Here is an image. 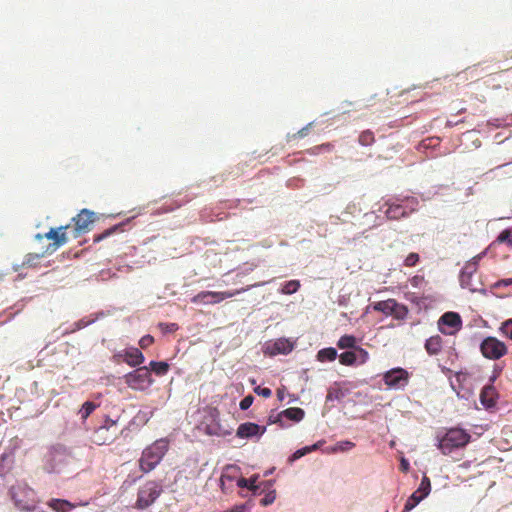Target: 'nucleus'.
Instances as JSON below:
<instances>
[{
  "label": "nucleus",
  "mask_w": 512,
  "mask_h": 512,
  "mask_svg": "<svg viewBox=\"0 0 512 512\" xmlns=\"http://www.w3.org/2000/svg\"><path fill=\"white\" fill-rule=\"evenodd\" d=\"M47 506L55 512H70L76 507V505L70 501L60 498H51L47 501Z\"/></svg>",
  "instance_id": "nucleus-25"
},
{
  "label": "nucleus",
  "mask_w": 512,
  "mask_h": 512,
  "mask_svg": "<svg viewBox=\"0 0 512 512\" xmlns=\"http://www.w3.org/2000/svg\"><path fill=\"white\" fill-rule=\"evenodd\" d=\"M397 303L398 301L392 298L383 301L373 302L366 307V310L363 313L362 317L365 316L370 309H373L374 311L377 312H381L386 316H391L393 314V308H397Z\"/></svg>",
  "instance_id": "nucleus-18"
},
{
  "label": "nucleus",
  "mask_w": 512,
  "mask_h": 512,
  "mask_svg": "<svg viewBox=\"0 0 512 512\" xmlns=\"http://www.w3.org/2000/svg\"><path fill=\"white\" fill-rule=\"evenodd\" d=\"M117 420H112L109 416H104L103 422L95 428L96 437L106 443L111 442L116 435Z\"/></svg>",
  "instance_id": "nucleus-15"
},
{
  "label": "nucleus",
  "mask_w": 512,
  "mask_h": 512,
  "mask_svg": "<svg viewBox=\"0 0 512 512\" xmlns=\"http://www.w3.org/2000/svg\"><path fill=\"white\" fill-rule=\"evenodd\" d=\"M498 394L494 385L486 384L480 392V402L486 408L490 409L496 405Z\"/></svg>",
  "instance_id": "nucleus-21"
},
{
  "label": "nucleus",
  "mask_w": 512,
  "mask_h": 512,
  "mask_svg": "<svg viewBox=\"0 0 512 512\" xmlns=\"http://www.w3.org/2000/svg\"><path fill=\"white\" fill-rule=\"evenodd\" d=\"M438 329L444 335H455L462 328V318L458 312L448 311L438 319Z\"/></svg>",
  "instance_id": "nucleus-9"
},
{
  "label": "nucleus",
  "mask_w": 512,
  "mask_h": 512,
  "mask_svg": "<svg viewBox=\"0 0 512 512\" xmlns=\"http://www.w3.org/2000/svg\"><path fill=\"white\" fill-rule=\"evenodd\" d=\"M300 287H301V284H300L299 280H289V281H285L281 285L279 292L284 295H292V294L296 293L300 289Z\"/></svg>",
  "instance_id": "nucleus-32"
},
{
  "label": "nucleus",
  "mask_w": 512,
  "mask_h": 512,
  "mask_svg": "<svg viewBox=\"0 0 512 512\" xmlns=\"http://www.w3.org/2000/svg\"><path fill=\"white\" fill-rule=\"evenodd\" d=\"M276 499V491L269 490L265 493V496L260 500V504L264 507L271 505Z\"/></svg>",
  "instance_id": "nucleus-48"
},
{
  "label": "nucleus",
  "mask_w": 512,
  "mask_h": 512,
  "mask_svg": "<svg viewBox=\"0 0 512 512\" xmlns=\"http://www.w3.org/2000/svg\"><path fill=\"white\" fill-rule=\"evenodd\" d=\"M369 353L361 346H356L339 355V362L345 366H358L367 362Z\"/></svg>",
  "instance_id": "nucleus-12"
},
{
  "label": "nucleus",
  "mask_w": 512,
  "mask_h": 512,
  "mask_svg": "<svg viewBox=\"0 0 512 512\" xmlns=\"http://www.w3.org/2000/svg\"><path fill=\"white\" fill-rule=\"evenodd\" d=\"M325 442L326 441L324 439H321L312 445H307L306 447L309 449V453H311L320 449L325 444Z\"/></svg>",
  "instance_id": "nucleus-57"
},
{
  "label": "nucleus",
  "mask_w": 512,
  "mask_h": 512,
  "mask_svg": "<svg viewBox=\"0 0 512 512\" xmlns=\"http://www.w3.org/2000/svg\"><path fill=\"white\" fill-rule=\"evenodd\" d=\"M158 327L163 333H174L179 329V326L177 323H164L160 322L158 324Z\"/></svg>",
  "instance_id": "nucleus-49"
},
{
  "label": "nucleus",
  "mask_w": 512,
  "mask_h": 512,
  "mask_svg": "<svg viewBox=\"0 0 512 512\" xmlns=\"http://www.w3.org/2000/svg\"><path fill=\"white\" fill-rule=\"evenodd\" d=\"M133 219H134V217L127 218L124 221L117 223V224L113 225L112 227L106 229L102 233L95 235L94 243H98V242L106 239L107 237L113 235L116 232L124 231V227L126 225H128Z\"/></svg>",
  "instance_id": "nucleus-24"
},
{
  "label": "nucleus",
  "mask_w": 512,
  "mask_h": 512,
  "mask_svg": "<svg viewBox=\"0 0 512 512\" xmlns=\"http://www.w3.org/2000/svg\"><path fill=\"white\" fill-rule=\"evenodd\" d=\"M343 397H344V393L342 392L341 389H336V388L330 387L327 391L326 402L340 400Z\"/></svg>",
  "instance_id": "nucleus-44"
},
{
  "label": "nucleus",
  "mask_w": 512,
  "mask_h": 512,
  "mask_svg": "<svg viewBox=\"0 0 512 512\" xmlns=\"http://www.w3.org/2000/svg\"><path fill=\"white\" fill-rule=\"evenodd\" d=\"M349 300H350L349 295H340L338 297L337 303L341 307H347Z\"/></svg>",
  "instance_id": "nucleus-61"
},
{
  "label": "nucleus",
  "mask_w": 512,
  "mask_h": 512,
  "mask_svg": "<svg viewBox=\"0 0 512 512\" xmlns=\"http://www.w3.org/2000/svg\"><path fill=\"white\" fill-rule=\"evenodd\" d=\"M393 199L397 202H402L405 210L409 212V215L417 210V206L419 204L418 199L414 196L397 195L393 197Z\"/></svg>",
  "instance_id": "nucleus-29"
},
{
  "label": "nucleus",
  "mask_w": 512,
  "mask_h": 512,
  "mask_svg": "<svg viewBox=\"0 0 512 512\" xmlns=\"http://www.w3.org/2000/svg\"><path fill=\"white\" fill-rule=\"evenodd\" d=\"M254 392L264 398H269L272 395V390L268 387L257 386L254 388Z\"/></svg>",
  "instance_id": "nucleus-54"
},
{
  "label": "nucleus",
  "mask_w": 512,
  "mask_h": 512,
  "mask_svg": "<svg viewBox=\"0 0 512 512\" xmlns=\"http://www.w3.org/2000/svg\"><path fill=\"white\" fill-rule=\"evenodd\" d=\"M95 213L89 209H82L79 214L72 218L75 223L74 238L79 237L82 233L89 231V225L94 221Z\"/></svg>",
  "instance_id": "nucleus-14"
},
{
  "label": "nucleus",
  "mask_w": 512,
  "mask_h": 512,
  "mask_svg": "<svg viewBox=\"0 0 512 512\" xmlns=\"http://www.w3.org/2000/svg\"><path fill=\"white\" fill-rule=\"evenodd\" d=\"M311 123H309L307 126L303 127L301 130H299L298 135L300 138H303L308 135L309 129L311 127Z\"/></svg>",
  "instance_id": "nucleus-64"
},
{
  "label": "nucleus",
  "mask_w": 512,
  "mask_h": 512,
  "mask_svg": "<svg viewBox=\"0 0 512 512\" xmlns=\"http://www.w3.org/2000/svg\"><path fill=\"white\" fill-rule=\"evenodd\" d=\"M470 441V433L459 426L446 428L436 435V446L444 455L466 447Z\"/></svg>",
  "instance_id": "nucleus-3"
},
{
  "label": "nucleus",
  "mask_w": 512,
  "mask_h": 512,
  "mask_svg": "<svg viewBox=\"0 0 512 512\" xmlns=\"http://www.w3.org/2000/svg\"><path fill=\"white\" fill-rule=\"evenodd\" d=\"M356 346H358V340L354 335L345 334L337 341V347L345 351L356 348Z\"/></svg>",
  "instance_id": "nucleus-30"
},
{
  "label": "nucleus",
  "mask_w": 512,
  "mask_h": 512,
  "mask_svg": "<svg viewBox=\"0 0 512 512\" xmlns=\"http://www.w3.org/2000/svg\"><path fill=\"white\" fill-rule=\"evenodd\" d=\"M147 367L151 374L154 373L156 376H164L168 373L170 365L167 361L151 360Z\"/></svg>",
  "instance_id": "nucleus-27"
},
{
  "label": "nucleus",
  "mask_w": 512,
  "mask_h": 512,
  "mask_svg": "<svg viewBox=\"0 0 512 512\" xmlns=\"http://www.w3.org/2000/svg\"><path fill=\"white\" fill-rule=\"evenodd\" d=\"M274 483H275V480L270 479V480L263 481L260 484L263 488V491L268 492L269 490H273L272 487H273Z\"/></svg>",
  "instance_id": "nucleus-59"
},
{
  "label": "nucleus",
  "mask_w": 512,
  "mask_h": 512,
  "mask_svg": "<svg viewBox=\"0 0 512 512\" xmlns=\"http://www.w3.org/2000/svg\"><path fill=\"white\" fill-rule=\"evenodd\" d=\"M399 469L404 473L409 471L410 463L406 458H404V457L401 458L400 463H399Z\"/></svg>",
  "instance_id": "nucleus-58"
},
{
  "label": "nucleus",
  "mask_w": 512,
  "mask_h": 512,
  "mask_svg": "<svg viewBox=\"0 0 512 512\" xmlns=\"http://www.w3.org/2000/svg\"><path fill=\"white\" fill-rule=\"evenodd\" d=\"M106 316V313L104 311H99L94 314H91L89 317H84L72 324L71 329H66L63 334L73 333L75 331H78L80 329H83L93 323H95L97 320L103 318Z\"/></svg>",
  "instance_id": "nucleus-22"
},
{
  "label": "nucleus",
  "mask_w": 512,
  "mask_h": 512,
  "mask_svg": "<svg viewBox=\"0 0 512 512\" xmlns=\"http://www.w3.org/2000/svg\"><path fill=\"white\" fill-rule=\"evenodd\" d=\"M198 430L208 436L223 437L232 433L231 428H225L220 423V413L218 409L212 408L198 425Z\"/></svg>",
  "instance_id": "nucleus-6"
},
{
  "label": "nucleus",
  "mask_w": 512,
  "mask_h": 512,
  "mask_svg": "<svg viewBox=\"0 0 512 512\" xmlns=\"http://www.w3.org/2000/svg\"><path fill=\"white\" fill-rule=\"evenodd\" d=\"M472 275L463 274L460 272L459 281L462 288H468L471 292H476L477 287L471 283Z\"/></svg>",
  "instance_id": "nucleus-43"
},
{
  "label": "nucleus",
  "mask_w": 512,
  "mask_h": 512,
  "mask_svg": "<svg viewBox=\"0 0 512 512\" xmlns=\"http://www.w3.org/2000/svg\"><path fill=\"white\" fill-rule=\"evenodd\" d=\"M169 448V442L165 438L156 440L146 447L138 460L142 473H149L161 462Z\"/></svg>",
  "instance_id": "nucleus-4"
},
{
  "label": "nucleus",
  "mask_w": 512,
  "mask_h": 512,
  "mask_svg": "<svg viewBox=\"0 0 512 512\" xmlns=\"http://www.w3.org/2000/svg\"><path fill=\"white\" fill-rule=\"evenodd\" d=\"M250 287L246 289H242V291H247ZM241 290H237L235 292H214V291H202L191 298V302L194 304H216L221 301L233 297L236 294H239Z\"/></svg>",
  "instance_id": "nucleus-11"
},
{
  "label": "nucleus",
  "mask_w": 512,
  "mask_h": 512,
  "mask_svg": "<svg viewBox=\"0 0 512 512\" xmlns=\"http://www.w3.org/2000/svg\"><path fill=\"white\" fill-rule=\"evenodd\" d=\"M154 342V338L153 336L147 334L145 336H143L140 340H139V345L141 348L145 349L147 348L148 346H150L152 343Z\"/></svg>",
  "instance_id": "nucleus-56"
},
{
  "label": "nucleus",
  "mask_w": 512,
  "mask_h": 512,
  "mask_svg": "<svg viewBox=\"0 0 512 512\" xmlns=\"http://www.w3.org/2000/svg\"><path fill=\"white\" fill-rule=\"evenodd\" d=\"M251 505L249 502L239 503L232 506L230 509L224 510L222 512H250Z\"/></svg>",
  "instance_id": "nucleus-47"
},
{
  "label": "nucleus",
  "mask_w": 512,
  "mask_h": 512,
  "mask_svg": "<svg viewBox=\"0 0 512 512\" xmlns=\"http://www.w3.org/2000/svg\"><path fill=\"white\" fill-rule=\"evenodd\" d=\"M142 478V474L138 473H129L125 480L122 483L121 488L124 490L129 489L132 487L137 481H139Z\"/></svg>",
  "instance_id": "nucleus-42"
},
{
  "label": "nucleus",
  "mask_w": 512,
  "mask_h": 512,
  "mask_svg": "<svg viewBox=\"0 0 512 512\" xmlns=\"http://www.w3.org/2000/svg\"><path fill=\"white\" fill-rule=\"evenodd\" d=\"M61 246H54V243H50L48 244V246L46 247V249L41 253L43 254V257L45 255H51L53 254L58 248H60Z\"/></svg>",
  "instance_id": "nucleus-60"
},
{
  "label": "nucleus",
  "mask_w": 512,
  "mask_h": 512,
  "mask_svg": "<svg viewBox=\"0 0 512 512\" xmlns=\"http://www.w3.org/2000/svg\"><path fill=\"white\" fill-rule=\"evenodd\" d=\"M266 432V426H261L254 422L241 423L237 430L236 436L242 439H256L259 440Z\"/></svg>",
  "instance_id": "nucleus-13"
},
{
  "label": "nucleus",
  "mask_w": 512,
  "mask_h": 512,
  "mask_svg": "<svg viewBox=\"0 0 512 512\" xmlns=\"http://www.w3.org/2000/svg\"><path fill=\"white\" fill-rule=\"evenodd\" d=\"M67 228L68 226L52 227L44 234V237L52 240L54 246H64L68 242L67 234L64 232Z\"/></svg>",
  "instance_id": "nucleus-20"
},
{
  "label": "nucleus",
  "mask_w": 512,
  "mask_h": 512,
  "mask_svg": "<svg viewBox=\"0 0 512 512\" xmlns=\"http://www.w3.org/2000/svg\"><path fill=\"white\" fill-rule=\"evenodd\" d=\"M433 141H435V144L433 146H436L439 144V138H428V139L423 140V145L425 147H430V146H432Z\"/></svg>",
  "instance_id": "nucleus-63"
},
{
  "label": "nucleus",
  "mask_w": 512,
  "mask_h": 512,
  "mask_svg": "<svg viewBox=\"0 0 512 512\" xmlns=\"http://www.w3.org/2000/svg\"><path fill=\"white\" fill-rule=\"evenodd\" d=\"M499 331L506 336L507 338L512 340V318L507 319L501 323Z\"/></svg>",
  "instance_id": "nucleus-45"
},
{
  "label": "nucleus",
  "mask_w": 512,
  "mask_h": 512,
  "mask_svg": "<svg viewBox=\"0 0 512 512\" xmlns=\"http://www.w3.org/2000/svg\"><path fill=\"white\" fill-rule=\"evenodd\" d=\"M282 423H298L305 417V411L299 407H290L280 411Z\"/></svg>",
  "instance_id": "nucleus-23"
},
{
  "label": "nucleus",
  "mask_w": 512,
  "mask_h": 512,
  "mask_svg": "<svg viewBox=\"0 0 512 512\" xmlns=\"http://www.w3.org/2000/svg\"><path fill=\"white\" fill-rule=\"evenodd\" d=\"M99 407V404L93 401H85L79 409L80 418L84 421Z\"/></svg>",
  "instance_id": "nucleus-34"
},
{
  "label": "nucleus",
  "mask_w": 512,
  "mask_h": 512,
  "mask_svg": "<svg viewBox=\"0 0 512 512\" xmlns=\"http://www.w3.org/2000/svg\"><path fill=\"white\" fill-rule=\"evenodd\" d=\"M383 206H387L385 216L389 220H399L401 218H407L409 212L405 210L402 202H397L395 199H388L385 201Z\"/></svg>",
  "instance_id": "nucleus-17"
},
{
  "label": "nucleus",
  "mask_w": 512,
  "mask_h": 512,
  "mask_svg": "<svg viewBox=\"0 0 512 512\" xmlns=\"http://www.w3.org/2000/svg\"><path fill=\"white\" fill-rule=\"evenodd\" d=\"M307 454H309V449L304 446V447H301L299 449H297L296 451H294L287 459V463L289 465H292L294 462H296L297 460H299L300 458L306 456Z\"/></svg>",
  "instance_id": "nucleus-41"
},
{
  "label": "nucleus",
  "mask_w": 512,
  "mask_h": 512,
  "mask_svg": "<svg viewBox=\"0 0 512 512\" xmlns=\"http://www.w3.org/2000/svg\"><path fill=\"white\" fill-rule=\"evenodd\" d=\"M294 348V343L287 338H279L275 341L268 342L265 347V353L274 355H287Z\"/></svg>",
  "instance_id": "nucleus-16"
},
{
  "label": "nucleus",
  "mask_w": 512,
  "mask_h": 512,
  "mask_svg": "<svg viewBox=\"0 0 512 512\" xmlns=\"http://www.w3.org/2000/svg\"><path fill=\"white\" fill-rule=\"evenodd\" d=\"M477 262H473L472 260L468 261L465 266L461 269L460 272H462L463 274H467V275H472L476 272L477 270Z\"/></svg>",
  "instance_id": "nucleus-52"
},
{
  "label": "nucleus",
  "mask_w": 512,
  "mask_h": 512,
  "mask_svg": "<svg viewBox=\"0 0 512 512\" xmlns=\"http://www.w3.org/2000/svg\"><path fill=\"white\" fill-rule=\"evenodd\" d=\"M144 361L145 356L140 349L136 347H128L124 349V362L130 367H142L141 364L144 363Z\"/></svg>",
  "instance_id": "nucleus-19"
},
{
  "label": "nucleus",
  "mask_w": 512,
  "mask_h": 512,
  "mask_svg": "<svg viewBox=\"0 0 512 512\" xmlns=\"http://www.w3.org/2000/svg\"><path fill=\"white\" fill-rule=\"evenodd\" d=\"M124 383L136 391H145L154 383V379L147 366L135 368L123 376Z\"/></svg>",
  "instance_id": "nucleus-7"
},
{
  "label": "nucleus",
  "mask_w": 512,
  "mask_h": 512,
  "mask_svg": "<svg viewBox=\"0 0 512 512\" xmlns=\"http://www.w3.org/2000/svg\"><path fill=\"white\" fill-rule=\"evenodd\" d=\"M336 358H339V354L337 352V349L334 347H326L320 349L316 355V359L320 362H331L334 361Z\"/></svg>",
  "instance_id": "nucleus-28"
},
{
  "label": "nucleus",
  "mask_w": 512,
  "mask_h": 512,
  "mask_svg": "<svg viewBox=\"0 0 512 512\" xmlns=\"http://www.w3.org/2000/svg\"><path fill=\"white\" fill-rule=\"evenodd\" d=\"M43 258V254L39 253H29L25 256V259L22 263V266L27 267H36L38 264V261Z\"/></svg>",
  "instance_id": "nucleus-40"
},
{
  "label": "nucleus",
  "mask_w": 512,
  "mask_h": 512,
  "mask_svg": "<svg viewBox=\"0 0 512 512\" xmlns=\"http://www.w3.org/2000/svg\"><path fill=\"white\" fill-rule=\"evenodd\" d=\"M250 491L252 492V495H253V496H257V495H260V494L264 493L263 488H262V486H261V484H260V483H259V484H258V483H256V484H255V487H252V488L250 489Z\"/></svg>",
  "instance_id": "nucleus-62"
},
{
  "label": "nucleus",
  "mask_w": 512,
  "mask_h": 512,
  "mask_svg": "<svg viewBox=\"0 0 512 512\" xmlns=\"http://www.w3.org/2000/svg\"><path fill=\"white\" fill-rule=\"evenodd\" d=\"M181 477L182 473L178 471L174 474L173 479H170L169 474H167L164 479L146 481L138 488L133 507L139 511H144L151 507L163 492L174 493L176 491L174 486Z\"/></svg>",
  "instance_id": "nucleus-2"
},
{
  "label": "nucleus",
  "mask_w": 512,
  "mask_h": 512,
  "mask_svg": "<svg viewBox=\"0 0 512 512\" xmlns=\"http://www.w3.org/2000/svg\"><path fill=\"white\" fill-rule=\"evenodd\" d=\"M254 402V396L249 394L245 396L239 403V408L242 411L248 410Z\"/></svg>",
  "instance_id": "nucleus-51"
},
{
  "label": "nucleus",
  "mask_w": 512,
  "mask_h": 512,
  "mask_svg": "<svg viewBox=\"0 0 512 512\" xmlns=\"http://www.w3.org/2000/svg\"><path fill=\"white\" fill-rule=\"evenodd\" d=\"M8 494L18 510L25 512H34L36 510L35 492L27 485H13L9 489Z\"/></svg>",
  "instance_id": "nucleus-5"
},
{
  "label": "nucleus",
  "mask_w": 512,
  "mask_h": 512,
  "mask_svg": "<svg viewBox=\"0 0 512 512\" xmlns=\"http://www.w3.org/2000/svg\"><path fill=\"white\" fill-rule=\"evenodd\" d=\"M482 355L490 360H498L507 354L506 344L493 336L485 337L480 343Z\"/></svg>",
  "instance_id": "nucleus-8"
},
{
  "label": "nucleus",
  "mask_w": 512,
  "mask_h": 512,
  "mask_svg": "<svg viewBox=\"0 0 512 512\" xmlns=\"http://www.w3.org/2000/svg\"><path fill=\"white\" fill-rule=\"evenodd\" d=\"M275 410H272L270 415L268 416V424H278L281 428H287L290 426L289 423H282V419L280 417V412L274 414Z\"/></svg>",
  "instance_id": "nucleus-46"
},
{
  "label": "nucleus",
  "mask_w": 512,
  "mask_h": 512,
  "mask_svg": "<svg viewBox=\"0 0 512 512\" xmlns=\"http://www.w3.org/2000/svg\"><path fill=\"white\" fill-rule=\"evenodd\" d=\"M415 492L421 495L423 498H427L429 496L431 492V481L426 474L423 475L421 482Z\"/></svg>",
  "instance_id": "nucleus-35"
},
{
  "label": "nucleus",
  "mask_w": 512,
  "mask_h": 512,
  "mask_svg": "<svg viewBox=\"0 0 512 512\" xmlns=\"http://www.w3.org/2000/svg\"><path fill=\"white\" fill-rule=\"evenodd\" d=\"M409 313V309L405 304L397 303V308H393V314L391 315L396 320L406 319Z\"/></svg>",
  "instance_id": "nucleus-38"
},
{
  "label": "nucleus",
  "mask_w": 512,
  "mask_h": 512,
  "mask_svg": "<svg viewBox=\"0 0 512 512\" xmlns=\"http://www.w3.org/2000/svg\"><path fill=\"white\" fill-rule=\"evenodd\" d=\"M419 261V255L417 253H410L405 259V265L412 267L415 266Z\"/></svg>",
  "instance_id": "nucleus-55"
},
{
  "label": "nucleus",
  "mask_w": 512,
  "mask_h": 512,
  "mask_svg": "<svg viewBox=\"0 0 512 512\" xmlns=\"http://www.w3.org/2000/svg\"><path fill=\"white\" fill-rule=\"evenodd\" d=\"M77 459L71 447L56 443L48 447L43 458V469L48 474L70 476L76 470Z\"/></svg>",
  "instance_id": "nucleus-1"
},
{
  "label": "nucleus",
  "mask_w": 512,
  "mask_h": 512,
  "mask_svg": "<svg viewBox=\"0 0 512 512\" xmlns=\"http://www.w3.org/2000/svg\"><path fill=\"white\" fill-rule=\"evenodd\" d=\"M507 244L512 247V229L506 228L503 229L496 239L490 244L489 248L495 246L496 244Z\"/></svg>",
  "instance_id": "nucleus-31"
},
{
  "label": "nucleus",
  "mask_w": 512,
  "mask_h": 512,
  "mask_svg": "<svg viewBox=\"0 0 512 512\" xmlns=\"http://www.w3.org/2000/svg\"><path fill=\"white\" fill-rule=\"evenodd\" d=\"M229 470H235V467L234 466H231V465H228L226 466L225 468V472L222 474L221 478H220V486H221V489L224 491V487H225V480H228L230 482L234 481L235 480V477L232 476V475H229L228 474V471Z\"/></svg>",
  "instance_id": "nucleus-50"
},
{
  "label": "nucleus",
  "mask_w": 512,
  "mask_h": 512,
  "mask_svg": "<svg viewBox=\"0 0 512 512\" xmlns=\"http://www.w3.org/2000/svg\"><path fill=\"white\" fill-rule=\"evenodd\" d=\"M502 370H503V367H501L498 364H495L494 367H493V373L489 377V381H488L487 384L493 385L494 382L497 380V378L500 376Z\"/></svg>",
  "instance_id": "nucleus-53"
},
{
  "label": "nucleus",
  "mask_w": 512,
  "mask_h": 512,
  "mask_svg": "<svg viewBox=\"0 0 512 512\" xmlns=\"http://www.w3.org/2000/svg\"><path fill=\"white\" fill-rule=\"evenodd\" d=\"M383 381L391 389H403L409 382V373L402 367H395L383 374Z\"/></svg>",
  "instance_id": "nucleus-10"
},
{
  "label": "nucleus",
  "mask_w": 512,
  "mask_h": 512,
  "mask_svg": "<svg viewBox=\"0 0 512 512\" xmlns=\"http://www.w3.org/2000/svg\"><path fill=\"white\" fill-rule=\"evenodd\" d=\"M259 479V474H253L249 478L240 477L236 480V484L239 488H245L250 490L252 487H255V484L257 483Z\"/></svg>",
  "instance_id": "nucleus-37"
},
{
  "label": "nucleus",
  "mask_w": 512,
  "mask_h": 512,
  "mask_svg": "<svg viewBox=\"0 0 512 512\" xmlns=\"http://www.w3.org/2000/svg\"><path fill=\"white\" fill-rule=\"evenodd\" d=\"M359 144L362 146H370L374 143V134L370 130L363 131L358 138Z\"/></svg>",
  "instance_id": "nucleus-39"
},
{
  "label": "nucleus",
  "mask_w": 512,
  "mask_h": 512,
  "mask_svg": "<svg viewBox=\"0 0 512 512\" xmlns=\"http://www.w3.org/2000/svg\"><path fill=\"white\" fill-rule=\"evenodd\" d=\"M355 447V443L350 440H342L337 442L334 446L328 447L326 449L327 453H336V452H347Z\"/></svg>",
  "instance_id": "nucleus-33"
},
{
  "label": "nucleus",
  "mask_w": 512,
  "mask_h": 512,
  "mask_svg": "<svg viewBox=\"0 0 512 512\" xmlns=\"http://www.w3.org/2000/svg\"><path fill=\"white\" fill-rule=\"evenodd\" d=\"M424 348L430 356L438 355L442 350V338L434 335L425 340Z\"/></svg>",
  "instance_id": "nucleus-26"
},
{
  "label": "nucleus",
  "mask_w": 512,
  "mask_h": 512,
  "mask_svg": "<svg viewBox=\"0 0 512 512\" xmlns=\"http://www.w3.org/2000/svg\"><path fill=\"white\" fill-rule=\"evenodd\" d=\"M425 498H423L421 495L416 493L415 491L408 497L406 500V503L404 505V509L402 512H410L413 510L421 501H423Z\"/></svg>",
  "instance_id": "nucleus-36"
}]
</instances>
